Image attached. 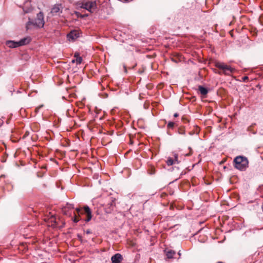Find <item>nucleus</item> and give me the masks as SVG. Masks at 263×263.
<instances>
[{"instance_id": "f257e3e1", "label": "nucleus", "mask_w": 263, "mask_h": 263, "mask_svg": "<svg viewBox=\"0 0 263 263\" xmlns=\"http://www.w3.org/2000/svg\"><path fill=\"white\" fill-rule=\"evenodd\" d=\"M44 24V14L43 12H40L37 13L36 18L34 20H30L29 19L27 24V27L28 28L30 25H32L36 28H42L43 27Z\"/></svg>"}, {"instance_id": "f03ea898", "label": "nucleus", "mask_w": 263, "mask_h": 263, "mask_svg": "<svg viewBox=\"0 0 263 263\" xmlns=\"http://www.w3.org/2000/svg\"><path fill=\"white\" fill-rule=\"evenodd\" d=\"M235 166L236 168L240 170H245L248 166V159L242 156H237L234 159Z\"/></svg>"}, {"instance_id": "7ed1b4c3", "label": "nucleus", "mask_w": 263, "mask_h": 263, "mask_svg": "<svg viewBox=\"0 0 263 263\" xmlns=\"http://www.w3.org/2000/svg\"><path fill=\"white\" fill-rule=\"evenodd\" d=\"M30 39L25 37L21 39L18 42H15L13 41H8L6 42V45L10 48H15L20 46H22L28 44L30 42Z\"/></svg>"}, {"instance_id": "20e7f679", "label": "nucleus", "mask_w": 263, "mask_h": 263, "mask_svg": "<svg viewBox=\"0 0 263 263\" xmlns=\"http://www.w3.org/2000/svg\"><path fill=\"white\" fill-rule=\"evenodd\" d=\"M80 7L86 9L91 13H93L97 8V5L95 1L84 2L81 3Z\"/></svg>"}, {"instance_id": "39448f33", "label": "nucleus", "mask_w": 263, "mask_h": 263, "mask_svg": "<svg viewBox=\"0 0 263 263\" xmlns=\"http://www.w3.org/2000/svg\"><path fill=\"white\" fill-rule=\"evenodd\" d=\"M216 66L220 69H222L226 74L230 75L234 71V68L224 64L223 63L217 62L216 63Z\"/></svg>"}, {"instance_id": "423d86ee", "label": "nucleus", "mask_w": 263, "mask_h": 263, "mask_svg": "<svg viewBox=\"0 0 263 263\" xmlns=\"http://www.w3.org/2000/svg\"><path fill=\"white\" fill-rule=\"evenodd\" d=\"M77 214L79 216L81 214L85 213L86 214L87 218L85 219L86 222L90 221L91 219V212L90 209L88 206H85L84 207V212L80 208H77L76 209Z\"/></svg>"}, {"instance_id": "0eeeda50", "label": "nucleus", "mask_w": 263, "mask_h": 263, "mask_svg": "<svg viewBox=\"0 0 263 263\" xmlns=\"http://www.w3.org/2000/svg\"><path fill=\"white\" fill-rule=\"evenodd\" d=\"M62 7L60 5H55L53 6L51 10V13L52 15H56L62 12Z\"/></svg>"}, {"instance_id": "6e6552de", "label": "nucleus", "mask_w": 263, "mask_h": 263, "mask_svg": "<svg viewBox=\"0 0 263 263\" xmlns=\"http://www.w3.org/2000/svg\"><path fill=\"white\" fill-rule=\"evenodd\" d=\"M111 260L112 263H120L123 260V257L120 254L117 253L111 257Z\"/></svg>"}, {"instance_id": "1a4fd4ad", "label": "nucleus", "mask_w": 263, "mask_h": 263, "mask_svg": "<svg viewBox=\"0 0 263 263\" xmlns=\"http://www.w3.org/2000/svg\"><path fill=\"white\" fill-rule=\"evenodd\" d=\"M73 205L71 204H67V205L64 206L63 209L62 211L64 215L70 216L71 214L69 213L68 210L70 209H73Z\"/></svg>"}, {"instance_id": "9d476101", "label": "nucleus", "mask_w": 263, "mask_h": 263, "mask_svg": "<svg viewBox=\"0 0 263 263\" xmlns=\"http://www.w3.org/2000/svg\"><path fill=\"white\" fill-rule=\"evenodd\" d=\"M79 36V33L77 31H71L68 35L67 37L69 40L72 41L76 40Z\"/></svg>"}, {"instance_id": "9b49d317", "label": "nucleus", "mask_w": 263, "mask_h": 263, "mask_svg": "<svg viewBox=\"0 0 263 263\" xmlns=\"http://www.w3.org/2000/svg\"><path fill=\"white\" fill-rule=\"evenodd\" d=\"M74 59L72 60V63H76L77 65L80 64L82 62V58L79 56L78 53H75L74 55Z\"/></svg>"}, {"instance_id": "f8f14e48", "label": "nucleus", "mask_w": 263, "mask_h": 263, "mask_svg": "<svg viewBox=\"0 0 263 263\" xmlns=\"http://www.w3.org/2000/svg\"><path fill=\"white\" fill-rule=\"evenodd\" d=\"M199 90L202 95H205L208 93L206 88L201 86H199Z\"/></svg>"}, {"instance_id": "ddd939ff", "label": "nucleus", "mask_w": 263, "mask_h": 263, "mask_svg": "<svg viewBox=\"0 0 263 263\" xmlns=\"http://www.w3.org/2000/svg\"><path fill=\"white\" fill-rule=\"evenodd\" d=\"M175 253L174 251L168 250L166 252V255L167 256L168 258H173Z\"/></svg>"}, {"instance_id": "4468645a", "label": "nucleus", "mask_w": 263, "mask_h": 263, "mask_svg": "<svg viewBox=\"0 0 263 263\" xmlns=\"http://www.w3.org/2000/svg\"><path fill=\"white\" fill-rule=\"evenodd\" d=\"M166 163L168 165H172L174 164V162L172 159L169 158L167 160Z\"/></svg>"}, {"instance_id": "2eb2a0df", "label": "nucleus", "mask_w": 263, "mask_h": 263, "mask_svg": "<svg viewBox=\"0 0 263 263\" xmlns=\"http://www.w3.org/2000/svg\"><path fill=\"white\" fill-rule=\"evenodd\" d=\"M175 123L173 122H170L167 124V127L168 128H173L174 126Z\"/></svg>"}, {"instance_id": "dca6fc26", "label": "nucleus", "mask_w": 263, "mask_h": 263, "mask_svg": "<svg viewBox=\"0 0 263 263\" xmlns=\"http://www.w3.org/2000/svg\"><path fill=\"white\" fill-rule=\"evenodd\" d=\"M73 221L74 222H77L79 221V219H78L77 218V214H74V218H73Z\"/></svg>"}, {"instance_id": "f3484780", "label": "nucleus", "mask_w": 263, "mask_h": 263, "mask_svg": "<svg viewBox=\"0 0 263 263\" xmlns=\"http://www.w3.org/2000/svg\"><path fill=\"white\" fill-rule=\"evenodd\" d=\"M174 158H175L174 161L175 162H177L178 163V160H177L178 159V155H177V154H174Z\"/></svg>"}, {"instance_id": "a211bd4d", "label": "nucleus", "mask_w": 263, "mask_h": 263, "mask_svg": "<svg viewBox=\"0 0 263 263\" xmlns=\"http://www.w3.org/2000/svg\"><path fill=\"white\" fill-rule=\"evenodd\" d=\"M174 116L175 117H178V114L177 113H175V114L174 115Z\"/></svg>"}, {"instance_id": "6ab92c4d", "label": "nucleus", "mask_w": 263, "mask_h": 263, "mask_svg": "<svg viewBox=\"0 0 263 263\" xmlns=\"http://www.w3.org/2000/svg\"><path fill=\"white\" fill-rule=\"evenodd\" d=\"M86 233H87V234H89V233H90V231H89V230H88V231H86Z\"/></svg>"}, {"instance_id": "aec40b11", "label": "nucleus", "mask_w": 263, "mask_h": 263, "mask_svg": "<svg viewBox=\"0 0 263 263\" xmlns=\"http://www.w3.org/2000/svg\"><path fill=\"white\" fill-rule=\"evenodd\" d=\"M113 205H114V203H111L110 204V206H113Z\"/></svg>"}, {"instance_id": "412c9836", "label": "nucleus", "mask_w": 263, "mask_h": 263, "mask_svg": "<svg viewBox=\"0 0 263 263\" xmlns=\"http://www.w3.org/2000/svg\"><path fill=\"white\" fill-rule=\"evenodd\" d=\"M247 78H247V77H245V78H244V79H247Z\"/></svg>"}, {"instance_id": "4be33fe9", "label": "nucleus", "mask_w": 263, "mask_h": 263, "mask_svg": "<svg viewBox=\"0 0 263 263\" xmlns=\"http://www.w3.org/2000/svg\"><path fill=\"white\" fill-rule=\"evenodd\" d=\"M217 263H222V262L220 261V262H218Z\"/></svg>"}]
</instances>
